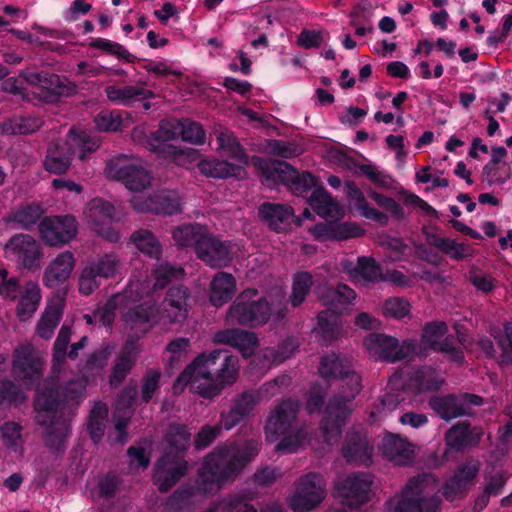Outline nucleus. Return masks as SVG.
<instances>
[{
  "label": "nucleus",
  "mask_w": 512,
  "mask_h": 512,
  "mask_svg": "<svg viewBox=\"0 0 512 512\" xmlns=\"http://www.w3.org/2000/svg\"><path fill=\"white\" fill-rule=\"evenodd\" d=\"M184 270L167 262H161L153 270V277L137 278L134 276L122 292L113 295L107 303L99 308L94 316L85 315L88 324L93 323V318L103 326L111 328L115 319V312H123L122 322L125 333L130 338H140L148 333L154 326H165L182 321L187 317L186 301L187 289L178 286L169 289L162 302V308L151 304L157 290L163 289L173 281L181 280Z\"/></svg>",
  "instance_id": "nucleus-1"
},
{
  "label": "nucleus",
  "mask_w": 512,
  "mask_h": 512,
  "mask_svg": "<svg viewBox=\"0 0 512 512\" xmlns=\"http://www.w3.org/2000/svg\"><path fill=\"white\" fill-rule=\"evenodd\" d=\"M251 164L260 171L263 183L269 187L282 182L289 185L293 193L303 197L313 189L308 197V203L320 217L324 219L344 217V209L323 187L317 186L315 178L310 173H299L284 161L268 160L257 156L251 159Z\"/></svg>",
  "instance_id": "nucleus-2"
},
{
  "label": "nucleus",
  "mask_w": 512,
  "mask_h": 512,
  "mask_svg": "<svg viewBox=\"0 0 512 512\" xmlns=\"http://www.w3.org/2000/svg\"><path fill=\"white\" fill-rule=\"evenodd\" d=\"M259 445L255 441L244 447H219L204 460L199 471L196 487L191 492L175 493L169 500L170 505L178 502L190 503V498L197 494H208L219 490L226 482L232 480L239 470L258 454Z\"/></svg>",
  "instance_id": "nucleus-3"
},
{
  "label": "nucleus",
  "mask_w": 512,
  "mask_h": 512,
  "mask_svg": "<svg viewBox=\"0 0 512 512\" xmlns=\"http://www.w3.org/2000/svg\"><path fill=\"white\" fill-rule=\"evenodd\" d=\"M238 377V360L227 351L216 349L202 353L188 365L174 383V391L181 392L189 383L191 391L204 398H213L233 384Z\"/></svg>",
  "instance_id": "nucleus-4"
},
{
  "label": "nucleus",
  "mask_w": 512,
  "mask_h": 512,
  "mask_svg": "<svg viewBox=\"0 0 512 512\" xmlns=\"http://www.w3.org/2000/svg\"><path fill=\"white\" fill-rule=\"evenodd\" d=\"M86 387L84 379L71 381L64 387L54 388V380L39 390L35 399L36 419L38 423L49 426L46 443L59 452L69 435V425L62 414L66 405L72 406L82 397Z\"/></svg>",
  "instance_id": "nucleus-5"
},
{
  "label": "nucleus",
  "mask_w": 512,
  "mask_h": 512,
  "mask_svg": "<svg viewBox=\"0 0 512 512\" xmlns=\"http://www.w3.org/2000/svg\"><path fill=\"white\" fill-rule=\"evenodd\" d=\"M351 362L346 358H340L332 353L325 355L320 362L319 373L323 378H339L342 390L338 396L332 399L325 408V421L323 422V430L325 434L329 432L328 423L332 416H335L336 425L333 435L329 438L336 439L339 428L344 424L350 415L352 408L350 402L361 391V377L350 370Z\"/></svg>",
  "instance_id": "nucleus-6"
},
{
  "label": "nucleus",
  "mask_w": 512,
  "mask_h": 512,
  "mask_svg": "<svg viewBox=\"0 0 512 512\" xmlns=\"http://www.w3.org/2000/svg\"><path fill=\"white\" fill-rule=\"evenodd\" d=\"M442 383V376L431 367H423L413 372L408 367H403L400 372H396L390 377L388 382L390 391L385 393L379 404L371 409L369 418L372 422H378L405 401L404 396L399 393L400 388L403 393L414 394V399L410 401V403H414L422 402L420 398L422 394L439 389Z\"/></svg>",
  "instance_id": "nucleus-7"
},
{
  "label": "nucleus",
  "mask_w": 512,
  "mask_h": 512,
  "mask_svg": "<svg viewBox=\"0 0 512 512\" xmlns=\"http://www.w3.org/2000/svg\"><path fill=\"white\" fill-rule=\"evenodd\" d=\"M257 295L258 291L253 288L242 291L229 307L226 322L258 327L270 319L279 321L284 318L286 293L283 288H275L266 296L255 299Z\"/></svg>",
  "instance_id": "nucleus-8"
},
{
  "label": "nucleus",
  "mask_w": 512,
  "mask_h": 512,
  "mask_svg": "<svg viewBox=\"0 0 512 512\" xmlns=\"http://www.w3.org/2000/svg\"><path fill=\"white\" fill-rule=\"evenodd\" d=\"M44 359L32 344L26 343L18 346L13 355L12 374L16 381L20 382L19 386L5 381L0 387V398L9 404H17L22 402L26 396L23 389L28 388L36 379L39 378L43 371Z\"/></svg>",
  "instance_id": "nucleus-9"
},
{
  "label": "nucleus",
  "mask_w": 512,
  "mask_h": 512,
  "mask_svg": "<svg viewBox=\"0 0 512 512\" xmlns=\"http://www.w3.org/2000/svg\"><path fill=\"white\" fill-rule=\"evenodd\" d=\"M298 407L297 402L284 401L275 407L267 419L265 425L266 439L271 443L278 442L276 450L281 453L297 452L307 444L315 447L311 441L307 440L306 433L303 430L294 431L292 429V422L295 420Z\"/></svg>",
  "instance_id": "nucleus-10"
},
{
  "label": "nucleus",
  "mask_w": 512,
  "mask_h": 512,
  "mask_svg": "<svg viewBox=\"0 0 512 512\" xmlns=\"http://www.w3.org/2000/svg\"><path fill=\"white\" fill-rule=\"evenodd\" d=\"M191 434L184 426L172 425L165 439V455L158 461L154 481L161 491L168 490L187 470L182 453L190 444Z\"/></svg>",
  "instance_id": "nucleus-11"
},
{
  "label": "nucleus",
  "mask_w": 512,
  "mask_h": 512,
  "mask_svg": "<svg viewBox=\"0 0 512 512\" xmlns=\"http://www.w3.org/2000/svg\"><path fill=\"white\" fill-rule=\"evenodd\" d=\"M437 479L425 474L409 480L400 498L387 503L389 512H437L440 504Z\"/></svg>",
  "instance_id": "nucleus-12"
},
{
  "label": "nucleus",
  "mask_w": 512,
  "mask_h": 512,
  "mask_svg": "<svg viewBox=\"0 0 512 512\" xmlns=\"http://www.w3.org/2000/svg\"><path fill=\"white\" fill-rule=\"evenodd\" d=\"M106 178L122 182L125 187L140 195L151 186L152 174L145 162L134 155L118 154L109 158L104 169Z\"/></svg>",
  "instance_id": "nucleus-13"
},
{
  "label": "nucleus",
  "mask_w": 512,
  "mask_h": 512,
  "mask_svg": "<svg viewBox=\"0 0 512 512\" xmlns=\"http://www.w3.org/2000/svg\"><path fill=\"white\" fill-rule=\"evenodd\" d=\"M180 128L181 120H164L160 123L159 129L150 134L147 144L152 151L171 158L178 166L191 168L198 159V150L178 149L167 143L180 138Z\"/></svg>",
  "instance_id": "nucleus-14"
},
{
  "label": "nucleus",
  "mask_w": 512,
  "mask_h": 512,
  "mask_svg": "<svg viewBox=\"0 0 512 512\" xmlns=\"http://www.w3.org/2000/svg\"><path fill=\"white\" fill-rule=\"evenodd\" d=\"M32 87V93L46 102H53L56 97L68 95L74 91V86L62 85L55 75L39 73H21L18 77L7 78L2 83V89L12 94H20L27 89L24 84Z\"/></svg>",
  "instance_id": "nucleus-15"
},
{
  "label": "nucleus",
  "mask_w": 512,
  "mask_h": 512,
  "mask_svg": "<svg viewBox=\"0 0 512 512\" xmlns=\"http://www.w3.org/2000/svg\"><path fill=\"white\" fill-rule=\"evenodd\" d=\"M318 296L329 310L318 314L319 332L323 335L334 336L339 331L338 317L336 314L343 313L349 309L356 298V293L347 285L340 284L336 289L326 286L317 289Z\"/></svg>",
  "instance_id": "nucleus-16"
},
{
  "label": "nucleus",
  "mask_w": 512,
  "mask_h": 512,
  "mask_svg": "<svg viewBox=\"0 0 512 512\" xmlns=\"http://www.w3.org/2000/svg\"><path fill=\"white\" fill-rule=\"evenodd\" d=\"M363 345L368 356L375 361L395 362L417 353L414 342L404 341L400 344L396 338L385 334H369Z\"/></svg>",
  "instance_id": "nucleus-17"
},
{
  "label": "nucleus",
  "mask_w": 512,
  "mask_h": 512,
  "mask_svg": "<svg viewBox=\"0 0 512 512\" xmlns=\"http://www.w3.org/2000/svg\"><path fill=\"white\" fill-rule=\"evenodd\" d=\"M325 494L323 477L320 474L308 473L298 481L289 505L295 512H308L323 501Z\"/></svg>",
  "instance_id": "nucleus-18"
},
{
  "label": "nucleus",
  "mask_w": 512,
  "mask_h": 512,
  "mask_svg": "<svg viewBox=\"0 0 512 512\" xmlns=\"http://www.w3.org/2000/svg\"><path fill=\"white\" fill-rule=\"evenodd\" d=\"M6 259L27 269H37L40 266L42 253L40 244L28 234H16L4 246Z\"/></svg>",
  "instance_id": "nucleus-19"
},
{
  "label": "nucleus",
  "mask_w": 512,
  "mask_h": 512,
  "mask_svg": "<svg viewBox=\"0 0 512 512\" xmlns=\"http://www.w3.org/2000/svg\"><path fill=\"white\" fill-rule=\"evenodd\" d=\"M113 217V205L101 198H94L85 206L83 218L85 223L109 242L119 240L118 232L111 226Z\"/></svg>",
  "instance_id": "nucleus-20"
},
{
  "label": "nucleus",
  "mask_w": 512,
  "mask_h": 512,
  "mask_svg": "<svg viewBox=\"0 0 512 512\" xmlns=\"http://www.w3.org/2000/svg\"><path fill=\"white\" fill-rule=\"evenodd\" d=\"M78 226L71 215L46 217L39 223L42 241L51 247H62L77 235Z\"/></svg>",
  "instance_id": "nucleus-21"
},
{
  "label": "nucleus",
  "mask_w": 512,
  "mask_h": 512,
  "mask_svg": "<svg viewBox=\"0 0 512 512\" xmlns=\"http://www.w3.org/2000/svg\"><path fill=\"white\" fill-rule=\"evenodd\" d=\"M448 327L444 322H430L423 328L419 344V354H427L428 351H440L452 360L461 361L463 354L452 343L451 339L445 337Z\"/></svg>",
  "instance_id": "nucleus-22"
},
{
  "label": "nucleus",
  "mask_w": 512,
  "mask_h": 512,
  "mask_svg": "<svg viewBox=\"0 0 512 512\" xmlns=\"http://www.w3.org/2000/svg\"><path fill=\"white\" fill-rule=\"evenodd\" d=\"M131 205L138 212L173 215L181 211L182 202L177 191L167 190L148 197H145L143 193L133 195Z\"/></svg>",
  "instance_id": "nucleus-23"
},
{
  "label": "nucleus",
  "mask_w": 512,
  "mask_h": 512,
  "mask_svg": "<svg viewBox=\"0 0 512 512\" xmlns=\"http://www.w3.org/2000/svg\"><path fill=\"white\" fill-rule=\"evenodd\" d=\"M371 485L372 476L370 474H352L337 483V496L344 505L356 507L369 499Z\"/></svg>",
  "instance_id": "nucleus-24"
},
{
  "label": "nucleus",
  "mask_w": 512,
  "mask_h": 512,
  "mask_svg": "<svg viewBox=\"0 0 512 512\" xmlns=\"http://www.w3.org/2000/svg\"><path fill=\"white\" fill-rule=\"evenodd\" d=\"M482 402L481 397L472 394L447 395L432 398L429 405L442 419L451 420L469 414L471 406H480Z\"/></svg>",
  "instance_id": "nucleus-25"
},
{
  "label": "nucleus",
  "mask_w": 512,
  "mask_h": 512,
  "mask_svg": "<svg viewBox=\"0 0 512 512\" xmlns=\"http://www.w3.org/2000/svg\"><path fill=\"white\" fill-rule=\"evenodd\" d=\"M479 469L480 462L474 459L460 465L454 475L446 481L443 496L449 501L462 497L473 484Z\"/></svg>",
  "instance_id": "nucleus-26"
},
{
  "label": "nucleus",
  "mask_w": 512,
  "mask_h": 512,
  "mask_svg": "<svg viewBox=\"0 0 512 512\" xmlns=\"http://www.w3.org/2000/svg\"><path fill=\"white\" fill-rule=\"evenodd\" d=\"M196 254L199 259L212 268L226 267L232 260L230 245L210 233L204 241L199 242Z\"/></svg>",
  "instance_id": "nucleus-27"
},
{
  "label": "nucleus",
  "mask_w": 512,
  "mask_h": 512,
  "mask_svg": "<svg viewBox=\"0 0 512 512\" xmlns=\"http://www.w3.org/2000/svg\"><path fill=\"white\" fill-rule=\"evenodd\" d=\"M343 217L339 218L341 220ZM328 223H322L314 226L311 233L321 241L326 240H347L360 237L365 234V230L355 222L334 223L338 219H326Z\"/></svg>",
  "instance_id": "nucleus-28"
},
{
  "label": "nucleus",
  "mask_w": 512,
  "mask_h": 512,
  "mask_svg": "<svg viewBox=\"0 0 512 512\" xmlns=\"http://www.w3.org/2000/svg\"><path fill=\"white\" fill-rule=\"evenodd\" d=\"M507 150L502 146L491 149V159L483 167V181L489 186L503 185L512 177V166L506 161Z\"/></svg>",
  "instance_id": "nucleus-29"
},
{
  "label": "nucleus",
  "mask_w": 512,
  "mask_h": 512,
  "mask_svg": "<svg viewBox=\"0 0 512 512\" xmlns=\"http://www.w3.org/2000/svg\"><path fill=\"white\" fill-rule=\"evenodd\" d=\"M75 266V258L69 251L61 252L50 261L44 271L43 283L48 288L63 287Z\"/></svg>",
  "instance_id": "nucleus-30"
},
{
  "label": "nucleus",
  "mask_w": 512,
  "mask_h": 512,
  "mask_svg": "<svg viewBox=\"0 0 512 512\" xmlns=\"http://www.w3.org/2000/svg\"><path fill=\"white\" fill-rule=\"evenodd\" d=\"M213 342L216 344L229 345L237 349L244 357L253 354L258 346V339L254 332L229 328L216 332L213 335Z\"/></svg>",
  "instance_id": "nucleus-31"
},
{
  "label": "nucleus",
  "mask_w": 512,
  "mask_h": 512,
  "mask_svg": "<svg viewBox=\"0 0 512 512\" xmlns=\"http://www.w3.org/2000/svg\"><path fill=\"white\" fill-rule=\"evenodd\" d=\"M213 342L216 344L229 345L237 349L244 357L253 354L258 346V339L254 332L229 328L216 332L213 335Z\"/></svg>",
  "instance_id": "nucleus-32"
},
{
  "label": "nucleus",
  "mask_w": 512,
  "mask_h": 512,
  "mask_svg": "<svg viewBox=\"0 0 512 512\" xmlns=\"http://www.w3.org/2000/svg\"><path fill=\"white\" fill-rule=\"evenodd\" d=\"M197 165L200 172L210 178L225 179V178H243L245 176V166L247 164H241L239 162H230L228 160H217V159H200L198 153V159L192 164Z\"/></svg>",
  "instance_id": "nucleus-33"
},
{
  "label": "nucleus",
  "mask_w": 512,
  "mask_h": 512,
  "mask_svg": "<svg viewBox=\"0 0 512 512\" xmlns=\"http://www.w3.org/2000/svg\"><path fill=\"white\" fill-rule=\"evenodd\" d=\"M383 455L398 465H406L412 461L415 446L399 435L386 433L380 447Z\"/></svg>",
  "instance_id": "nucleus-34"
},
{
  "label": "nucleus",
  "mask_w": 512,
  "mask_h": 512,
  "mask_svg": "<svg viewBox=\"0 0 512 512\" xmlns=\"http://www.w3.org/2000/svg\"><path fill=\"white\" fill-rule=\"evenodd\" d=\"M260 391H247L240 395L231 410L222 415L224 428L230 430L235 427L242 419L248 416L254 407L262 400Z\"/></svg>",
  "instance_id": "nucleus-35"
},
{
  "label": "nucleus",
  "mask_w": 512,
  "mask_h": 512,
  "mask_svg": "<svg viewBox=\"0 0 512 512\" xmlns=\"http://www.w3.org/2000/svg\"><path fill=\"white\" fill-rule=\"evenodd\" d=\"M342 266L354 282H375L384 279L379 265L372 258L361 257L356 263L343 261Z\"/></svg>",
  "instance_id": "nucleus-36"
},
{
  "label": "nucleus",
  "mask_w": 512,
  "mask_h": 512,
  "mask_svg": "<svg viewBox=\"0 0 512 512\" xmlns=\"http://www.w3.org/2000/svg\"><path fill=\"white\" fill-rule=\"evenodd\" d=\"M65 298L62 294L54 295L48 302V305L37 324V334L44 338L50 339L54 333V329L59 324L63 314Z\"/></svg>",
  "instance_id": "nucleus-37"
},
{
  "label": "nucleus",
  "mask_w": 512,
  "mask_h": 512,
  "mask_svg": "<svg viewBox=\"0 0 512 512\" xmlns=\"http://www.w3.org/2000/svg\"><path fill=\"white\" fill-rule=\"evenodd\" d=\"M66 146L72 157L83 161L100 147V140L87 131L71 129L67 135Z\"/></svg>",
  "instance_id": "nucleus-38"
},
{
  "label": "nucleus",
  "mask_w": 512,
  "mask_h": 512,
  "mask_svg": "<svg viewBox=\"0 0 512 512\" xmlns=\"http://www.w3.org/2000/svg\"><path fill=\"white\" fill-rule=\"evenodd\" d=\"M237 290L236 279L232 274L218 272L210 283V303L215 307H222L229 302Z\"/></svg>",
  "instance_id": "nucleus-39"
},
{
  "label": "nucleus",
  "mask_w": 512,
  "mask_h": 512,
  "mask_svg": "<svg viewBox=\"0 0 512 512\" xmlns=\"http://www.w3.org/2000/svg\"><path fill=\"white\" fill-rule=\"evenodd\" d=\"M259 215L270 228L282 231L291 223L294 212L289 206L267 203L260 206Z\"/></svg>",
  "instance_id": "nucleus-40"
},
{
  "label": "nucleus",
  "mask_w": 512,
  "mask_h": 512,
  "mask_svg": "<svg viewBox=\"0 0 512 512\" xmlns=\"http://www.w3.org/2000/svg\"><path fill=\"white\" fill-rule=\"evenodd\" d=\"M41 289L36 281L25 283L16 308V315L21 321L30 319L41 302Z\"/></svg>",
  "instance_id": "nucleus-41"
},
{
  "label": "nucleus",
  "mask_w": 512,
  "mask_h": 512,
  "mask_svg": "<svg viewBox=\"0 0 512 512\" xmlns=\"http://www.w3.org/2000/svg\"><path fill=\"white\" fill-rule=\"evenodd\" d=\"M105 94L108 100L116 105L128 106L134 101L148 99L152 92L141 86H117L108 85L105 87Z\"/></svg>",
  "instance_id": "nucleus-42"
},
{
  "label": "nucleus",
  "mask_w": 512,
  "mask_h": 512,
  "mask_svg": "<svg viewBox=\"0 0 512 512\" xmlns=\"http://www.w3.org/2000/svg\"><path fill=\"white\" fill-rule=\"evenodd\" d=\"M136 386L130 387L118 398L115 412V438L116 443H123L126 440L125 429L127 426L129 412L128 408L133 403L136 396Z\"/></svg>",
  "instance_id": "nucleus-43"
},
{
  "label": "nucleus",
  "mask_w": 512,
  "mask_h": 512,
  "mask_svg": "<svg viewBox=\"0 0 512 512\" xmlns=\"http://www.w3.org/2000/svg\"><path fill=\"white\" fill-rule=\"evenodd\" d=\"M483 432L478 428H470L467 424L453 426L446 434L447 445L455 450L478 443Z\"/></svg>",
  "instance_id": "nucleus-44"
},
{
  "label": "nucleus",
  "mask_w": 512,
  "mask_h": 512,
  "mask_svg": "<svg viewBox=\"0 0 512 512\" xmlns=\"http://www.w3.org/2000/svg\"><path fill=\"white\" fill-rule=\"evenodd\" d=\"M208 234V230L202 225L184 224L173 230L172 238L177 246L188 247L194 245L196 250L199 242L204 241Z\"/></svg>",
  "instance_id": "nucleus-45"
},
{
  "label": "nucleus",
  "mask_w": 512,
  "mask_h": 512,
  "mask_svg": "<svg viewBox=\"0 0 512 512\" xmlns=\"http://www.w3.org/2000/svg\"><path fill=\"white\" fill-rule=\"evenodd\" d=\"M72 156L67 150L66 143L63 146L50 147L44 159V168L53 174H64L68 171Z\"/></svg>",
  "instance_id": "nucleus-46"
},
{
  "label": "nucleus",
  "mask_w": 512,
  "mask_h": 512,
  "mask_svg": "<svg viewBox=\"0 0 512 512\" xmlns=\"http://www.w3.org/2000/svg\"><path fill=\"white\" fill-rule=\"evenodd\" d=\"M343 454L349 461L367 463L372 457L373 447L369 445L364 436L352 434L347 437Z\"/></svg>",
  "instance_id": "nucleus-47"
},
{
  "label": "nucleus",
  "mask_w": 512,
  "mask_h": 512,
  "mask_svg": "<svg viewBox=\"0 0 512 512\" xmlns=\"http://www.w3.org/2000/svg\"><path fill=\"white\" fill-rule=\"evenodd\" d=\"M136 249L150 258H158L162 252V246L156 236L147 229L134 232L130 238Z\"/></svg>",
  "instance_id": "nucleus-48"
},
{
  "label": "nucleus",
  "mask_w": 512,
  "mask_h": 512,
  "mask_svg": "<svg viewBox=\"0 0 512 512\" xmlns=\"http://www.w3.org/2000/svg\"><path fill=\"white\" fill-rule=\"evenodd\" d=\"M43 209L40 205L31 203L25 204L12 211L5 220L17 227L28 228L34 225L42 216Z\"/></svg>",
  "instance_id": "nucleus-49"
},
{
  "label": "nucleus",
  "mask_w": 512,
  "mask_h": 512,
  "mask_svg": "<svg viewBox=\"0 0 512 512\" xmlns=\"http://www.w3.org/2000/svg\"><path fill=\"white\" fill-rule=\"evenodd\" d=\"M217 150L221 154L227 155L233 161L248 164V157L231 132L221 131L218 134Z\"/></svg>",
  "instance_id": "nucleus-50"
},
{
  "label": "nucleus",
  "mask_w": 512,
  "mask_h": 512,
  "mask_svg": "<svg viewBox=\"0 0 512 512\" xmlns=\"http://www.w3.org/2000/svg\"><path fill=\"white\" fill-rule=\"evenodd\" d=\"M138 349L135 344L128 340L125 344L123 353L119 356L111 375L110 382L112 385L119 384L131 369Z\"/></svg>",
  "instance_id": "nucleus-51"
},
{
  "label": "nucleus",
  "mask_w": 512,
  "mask_h": 512,
  "mask_svg": "<svg viewBox=\"0 0 512 512\" xmlns=\"http://www.w3.org/2000/svg\"><path fill=\"white\" fill-rule=\"evenodd\" d=\"M42 126V120L36 117H17L5 121L0 126V133L5 135L29 134Z\"/></svg>",
  "instance_id": "nucleus-52"
},
{
  "label": "nucleus",
  "mask_w": 512,
  "mask_h": 512,
  "mask_svg": "<svg viewBox=\"0 0 512 512\" xmlns=\"http://www.w3.org/2000/svg\"><path fill=\"white\" fill-rule=\"evenodd\" d=\"M313 284L312 275L308 272H299L293 276L290 303L297 307L303 303Z\"/></svg>",
  "instance_id": "nucleus-53"
},
{
  "label": "nucleus",
  "mask_w": 512,
  "mask_h": 512,
  "mask_svg": "<svg viewBox=\"0 0 512 512\" xmlns=\"http://www.w3.org/2000/svg\"><path fill=\"white\" fill-rule=\"evenodd\" d=\"M433 245L443 253L449 255L452 259L460 260L470 256V248L464 243H458L451 238H438L433 241Z\"/></svg>",
  "instance_id": "nucleus-54"
},
{
  "label": "nucleus",
  "mask_w": 512,
  "mask_h": 512,
  "mask_svg": "<svg viewBox=\"0 0 512 512\" xmlns=\"http://www.w3.org/2000/svg\"><path fill=\"white\" fill-rule=\"evenodd\" d=\"M180 138L193 145H202L206 140V133L201 124L188 119L181 120Z\"/></svg>",
  "instance_id": "nucleus-55"
},
{
  "label": "nucleus",
  "mask_w": 512,
  "mask_h": 512,
  "mask_svg": "<svg viewBox=\"0 0 512 512\" xmlns=\"http://www.w3.org/2000/svg\"><path fill=\"white\" fill-rule=\"evenodd\" d=\"M89 265H93L96 268V273L102 278L113 277L121 269L119 257L114 253L105 254Z\"/></svg>",
  "instance_id": "nucleus-56"
},
{
  "label": "nucleus",
  "mask_w": 512,
  "mask_h": 512,
  "mask_svg": "<svg viewBox=\"0 0 512 512\" xmlns=\"http://www.w3.org/2000/svg\"><path fill=\"white\" fill-rule=\"evenodd\" d=\"M431 275L428 272H422L420 274L413 273L410 275H406L399 270H391L387 271L384 275V279L386 281L392 282L394 285L399 286L401 288H409L416 284L419 279L431 280Z\"/></svg>",
  "instance_id": "nucleus-57"
},
{
  "label": "nucleus",
  "mask_w": 512,
  "mask_h": 512,
  "mask_svg": "<svg viewBox=\"0 0 512 512\" xmlns=\"http://www.w3.org/2000/svg\"><path fill=\"white\" fill-rule=\"evenodd\" d=\"M382 310L385 316L401 320L410 315L411 305L403 297H392L384 302Z\"/></svg>",
  "instance_id": "nucleus-58"
},
{
  "label": "nucleus",
  "mask_w": 512,
  "mask_h": 512,
  "mask_svg": "<svg viewBox=\"0 0 512 512\" xmlns=\"http://www.w3.org/2000/svg\"><path fill=\"white\" fill-rule=\"evenodd\" d=\"M96 128L103 132H115L121 129L122 117L119 111L103 110L94 119Z\"/></svg>",
  "instance_id": "nucleus-59"
},
{
  "label": "nucleus",
  "mask_w": 512,
  "mask_h": 512,
  "mask_svg": "<svg viewBox=\"0 0 512 512\" xmlns=\"http://www.w3.org/2000/svg\"><path fill=\"white\" fill-rule=\"evenodd\" d=\"M71 338V329L70 327L63 325L59 331L57 339L54 345V355H53V368L54 371L59 369V366L63 363L66 355V347Z\"/></svg>",
  "instance_id": "nucleus-60"
},
{
  "label": "nucleus",
  "mask_w": 512,
  "mask_h": 512,
  "mask_svg": "<svg viewBox=\"0 0 512 512\" xmlns=\"http://www.w3.org/2000/svg\"><path fill=\"white\" fill-rule=\"evenodd\" d=\"M19 280L10 276L6 269L0 268V298L14 301L19 292Z\"/></svg>",
  "instance_id": "nucleus-61"
},
{
  "label": "nucleus",
  "mask_w": 512,
  "mask_h": 512,
  "mask_svg": "<svg viewBox=\"0 0 512 512\" xmlns=\"http://www.w3.org/2000/svg\"><path fill=\"white\" fill-rule=\"evenodd\" d=\"M265 151L269 154L283 158L299 156L303 152L301 147H298L290 143H285L280 140L268 141L265 147Z\"/></svg>",
  "instance_id": "nucleus-62"
},
{
  "label": "nucleus",
  "mask_w": 512,
  "mask_h": 512,
  "mask_svg": "<svg viewBox=\"0 0 512 512\" xmlns=\"http://www.w3.org/2000/svg\"><path fill=\"white\" fill-rule=\"evenodd\" d=\"M328 37L327 31L304 29L298 36L297 44L305 49L318 48Z\"/></svg>",
  "instance_id": "nucleus-63"
},
{
  "label": "nucleus",
  "mask_w": 512,
  "mask_h": 512,
  "mask_svg": "<svg viewBox=\"0 0 512 512\" xmlns=\"http://www.w3.org/2000/svg\"><path fill=\"white\" fill-rule=\"evenodd\" d=\"M99 275L96 273V268L89 263L83 268L79 278V291L83 295H90L96 290L100 283L98 281Z\"/></svg>",
  "instance_id": "nucleus-64"
}]
</instances>
